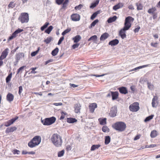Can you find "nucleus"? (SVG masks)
<instances>
[{"instance_id": "nucleus-1", "label": "nucleus", "mask_w": 160, "mask_h": 160, "mask_svg": "<svg viewBox=\"0 0 160 160\" xmlns=\"http://www.w3.org/2000/svg\"><path fill=\"white\" fill-rule=\"evenodd\" d=\"M51 140L56 147H60L62 144V141L61 137L58 134H54L51 137Z\"/></svg>"}, {"instance_id": "nucleus-2", "label": "nucleus", "mask_w": 160, "mask_h": 160, "mask_svg": "<svg viewBox=\"0 0 160 160\" xmlns=\"http://www.w3.org/2000/svg\"><path fill=\"white\" fill-rule=\"evenodd\" d=\"M112 127L119 132L124 131L126 128V124L122 122H117L113 124Z\"/></svg>"}, {"instance_id": "nucleus-3", "label": "nucleus", "mask_w": 160, "mask_h": 160, "mask_svg": "<svg viewBox=\"0 0 160 160\" xmlns=\"http://www.w3.org/2000/svg\"><path fill=\"white\" fill-rule=\"evenodd\" d=\"M56 118L54 117L46 118L42 120L41 119V122L44 125L49 126L53 124L56 121Z\"/></svg>"}, {"instance_id": "nucleus-4", "label": "nucleus", "mask_w": 160, "mask_h": 160, "mask_svg": "<svg viewBox=\"0 0 160 160\" xmlns=\"http://www.w3.org/2000/svg\"><path fill=\"white\" fill-rule=\"evenodd\" d=\"M134 20V18L131 16H128L126 18L125 20L124 26L122 29L125 31L128 30L131 26L130 22H133Z\"/></svg>"}, {"instance_id": "nucleus-5", "label": "nucleus", "mask_w": 160, "mask_h": 160, "mask_svg": "<svg viewBox=\"0 0 160 160\" xmlns=\"http://www.w3.org/2000/svg\"><path fill=\"white\" fill-rule=\"evenodd\" d=\"M18 19L22 23H27L29 20V15L26 12L22 13Z\"/></svg>"}, {"instance_id": "nucleus-6", "label": "nucleus", "mask_w": 160, "mask_h": 160, "mask_svg": "<svg viewBox=\"0 0 160 160\" xmlns=\"http://www.w3.org/2000/svg\"><path fill=\"white\" fill-rule=\"evenodd\" d=\"M129 109L132 112L137 111L139 109L138 103L137 102L133 103L129 106Z\"/></svg>"}, {"instance_id": "nucleus-7", "label": "nucleus", "mask_w": 160, "mask_h": 160, "mask_svg": "<svg viewBox=\"0 0 160 160\" xmlns=\"http://www.w3.org/2000/svg\"><path fill=\"white\" fill-rule=\"evenodd\" d=\"M24 54L23 52H18L16 54L15 56V59L16 60L14 65H16L19 62V61L22 58V57L24 58Z\"/></svg>"}, {"instance_id": "nucleus-8", "label": "nucleus", "mask_w": 160, "mask_h": 160, "mask_svg": "<svg viewBox=\"0 0 160 160\" xmlns=\"http://www.w3.org/2000/svg\"><path fill=\"white\" fill-rule=\"evenodd\" d=\"M18 118V116H16L14 118L4 123V125L6 127H8L13 124Z\"/></svg>"}, {"instance_id": "nucleus-9", "label": "nucleus", "mask_w": 160, "mask_h": 160, "mask_svg": "<svg viewBox=\"0 0 160 160\" xmlns=\"http://www.w3.org/2000/svg\"><path fill=\"white\" fill-rule=\"evenodd\" d=\"M117 112V106H115L112 108L110 112V115L112 117H115L116 116Z\"/></svg>"}, {"instance_id": "nucleus-10", "label": "nucleus", "mask_w": 160, "mask_h": 160, "mask_svg": "<svg viewBox=\"0 0 160 160\" xmlns=\"http://www.w3.org/2000/svg\"><path fill=\"white\" fill-rule=\"evenodd\" d=\"M32 140L35 144H37V146L40 143L41 141V138L38 136H36L34 137Z\"/></svg>"}, {"instance_id": "nucleus-11", "label": "nucleus", "mask_w": 160, "mask_h": 160, "mask_svg": "<svg viewBox=\"0 0 160 160\" xmlns=\"http://www.w3.org/2000/svg\"><path fill=\"white\" fill-rule=\"evenodd\" d=\"M9 49L8 48H6L2 52L1 55L0 57V60H2L3 59L6 58L8 54V51Z\"/></svg>"}, {"instance_id": "nucleus-12", "label": "nucleus", "mask_w": 160, "mask_h": 160, "mask_svg": "<svg viewBox=\"0 0 160 160\" xmlns=\"http://www.w3.org/2000/svg\"><path fill=\"white\" fill-rule=\"evenodd\" d=\"M71 18L73 21H77L80 20V16L78 14H73L71 16Z\"/></svg>"}, {"instance_id": "nucleus-13", "label": "nucleus", "mask_w": 160, "mask_h": 160, "mask_svg": "<svg viewBox=\"0 0 160 160\" xmlns=\"http://www.w3.org/2000/svg\"><path fill=\"white\" fill-rule=\"evenodd\" d=\"M97 107V105L96 103H93L90 104L89 107L90 112L93 113L94 112L95 109Z\"/></svg>"}, {"instance_id": "nucleus-14", "label": "nucleus", "mask_w": 160, "mask_h": 160, "mask_svg": "<svg viewBox=\"0 0 160 160\" xmlns=\"http://www.w3.org/2000/svg\"><path fill=\"white\" fill-rule=\"evenodd\" d=\"M118 90L122 94H125L128 92L127 88L125 87H120L119 88Z\"/></svg>"}, {"instance_id": "nucleus-15", "label": "nucleus", "mask_w": 160, "mask_h": 160, "mask_svg": "<svg viewBox=\"0 0 160 160\" xmlns=\"http://www.w3.org/2000/svg\"><path fill=\"white\" fill-rule=\"evenodd\" d=\"M124 5V3H119L118 4L114 5L113 7V9L114 10H116L118 9L122 8Z\"/></svg>"}, {"instance_id": "nucleus-16", "label": "nucleus", "mask_w": 160, "mask_h": 160, "mask_svg": "<svg viewBox=\"0 0 160 160\" xmlns=\"http://www.w3.org/2000/svg\"><path fill=\"white\" fill-rule=\"evenodd\" d=\"M119 42V40L117 39H115L110 41L108 44L111 46H114L117 45Z\"/></svg>"}, {"instance_id": "nucleus-17", "label": "nucleus", "mask_w": 160, "mask_h": 160, "mask_svg": "<svg viewBox=\"0 0 160 160\" xmlns=\"http://www.w3.org/2000/svg\"><path fill=\"white\" fill-rule=\"evenodd\" d=\"M17 129V128L15 127H11L10 128H7L5 131V132L7 133L14 132Z\"/></svg>"}, {"instance_id": "nucleus-18", "label": "nucleus", "mask_w": 160, "mask_h": 160, "mask_svg": "<svg viewBox=\"0 0 160 160\" xmlns=\"http://www.w3.org/2000/svg\"><path fill=\"white\" fill-rule=\"evenodd\" d=\"M125 32L126 31L122 29L119 31V35L123 39L126 38V35Z\"/></svg>"}, {"instance_id": "nucleus-19", "label": "nucleus", "mask_w": 160, "mask_h": 160, "mask_svg": "<svg viewBox=\"0 0 160 160\" xmlns=\"http://www.w3.org/2000/svg\"><path fill=\"white\" fill-rule=\"evenodd\" d=\"M81 105L79 103H77L74 106L75 112L76 113H78L80 112V111L81 109Z\"/></svg>"}, {"instance_id": "nucleus-20", "label": "nucleus", "mask_w": 160, "mask_h": 160, "mask_svg": "<svg viewBox=\"0 0 160 160\" xmlns=\"http://www.w3.org/2000/svg\"><path fill=\"white\" fill-rule=\"evenodd\" d=\"M14 98L13 95L10 93H9L7 96V99L8 101L11 102L12 101Z\"/></svg>"}, {"instance_id": "nucleus-21", "label": "nucleus", "mask_w": 160, "mask_h": 160, "mask_svg": "<svg viewBox=\"0 0 160 160\" xmlns=\"http://www.w3.org/2000/svg\"><path fill=\"white\" fill-rule=\"evenodd\" d=\"M109 36V34L108 33L105 32L101 35L100 38V40L101 41L104 40L107 38Z\"/></svg>"}, {"instance_id": "nucleus-22", "label": "nucleus", "mask_w": 160, "mask_h": 160, "mask_svg": "<svg viewBox=\"0 0 160 160\" xmlns=\"http://www.w3.org/2000/svg\"><path fill=\"white\" fill-rule=\"evenodd\" d=\"M111 96L112 100H114L117 98L118 96V93L117 92H111Z\"/></svg>"}, {"instance_id": "nucleus-23", "label": "nucleus", "mask_w": 160, "mask_h": 160, "mask_svg": "<svg viewBox=\"0 0 160 160\" xmlns=\"http://www.w3.org/2000/svg\"><path fill=\"white\" fill-rule=\"evenodd\" d=\"M77 121V120L75 118H67V122L70 123H72L74 122H76Z\"/></svg>"}, {"instance_id": "nucleus-24", "label": "nucleus", "mask_w": 160, "mask_h": 160, "mask_svg": "<svg viewBox=\"0 0 160 160\" xmlns=\"http://www.w3.org/2000/svg\"><path fill=\"white\" fill-rule=\"evenodd\" d=\"M101 12V11L100 10H98L94 12L92 15L90 17V19L92 20H93L97 16V15L98 14H100Z\"/></svg>"}, {"instance_id": "nucleus-25", "label": "nucleus", "mask_w": 160, "mask_h": 160, "mask_svg": "<svg viewBox=\"0 0 160 160\" xmlns=\"http://www.w3.org/2000/svg\"><path fill=\"white\" fill-rule=\"evenodd\" d=\"M117 18L116 16H114L112 17L109 18L107 20V22L108 23H111L115 21Z\"/></svg>"}, {"instance_id": "nucleus-26", "label": "nucleus", "mask_w": 160, "mask_h": 160, "mask_svg": "<svg viewBox=\"0 0 160 160\" xmlns=\"http://www.w3.org/2000/svg\"><path fill=\"white\" fill-rule=\"evenodd\" d=\"M23 31L22 29L18 28V29L15 30L12 34V35L15 38L17 36V35Z\"/></svg>"}, {"instance_id": "nucleus-27", "label": "nucleus", "mask_w": 160, "mask_h": 160, "mask_svg": "<svg viewBox=\"0 0 160 160\" xmlns=\"http://www.w3.org/2000/svg\"><path fill=\"white\" fill-rule=\"evenodd\" d=\"M99 1V0H96L95 2L92 3L90 8L92 9L94 8L98 4Z\"/></svg>"}, {"instance_id": "nucleus-28", "label": "nucleus", "mask_w": 160, "mask_h": 160, "mask_svg": "<svg viewBox=\"0 0 160 160\" xmlns=\"http://www.w3.org/2000/svg\"><path fill=\"white\" fill-rule=\"evenodd\" d=\"M97 39V36L96 35H94L91 36L88 39V41H92L95 42Z\"/></svg>"}, {"instance_id": "nucleus-29", "label": "nucleus", "mask_w": 160, "mask_h": 160, "mask_svg": "<svg viewBox=\"0 0 160 160\" xmlns=\"http://www.w3.org/2000/svg\"><path fill=\"white\" fill-rule=\"evenodd\" d=\"M81 37L79 35H77L73 38V39L74 42L77 43L81 39Z\"/></svg>"}, {"instance_id": "nucleus-30", "label": "nucleus", "mask_w": 160, "mask_h": 160, "mask_svg": "<svg viewBox=\"0 0 160 160\" xmlns=\"http://www.w3.org/2000/svg\"><path fill=\"white\" fill-rule=\"evenodd\" d=\"M158 135L156 130H153L151 132L150 136L152 138H154Z\"/></svg>"}, {"instance_id": "nucleus-31", "label": "nucleus", "mask_w": 160, "mask_h": 160, "mask_svg": "<svg viewBox=\"0 0 160 160\" xmlns=\"http://www.w3.org/2000/svg\"><path fill=\"white\" fill-rule=\"evenodd\" d=\"M53 28V27L52 26H50L48 27L45 31V32L48 33V34H49L52 31V29Z\"/></svg>"}, {"instance_id": "nucleus-32", "label": "nucleus", "mask_w": 160, "mask_h": 160, "mask_svg": "<svg viewBox=\"0 0 160 160\" xmlns=\"http://www.w3.org/2000/svg\"><path fill=\"white\" fill-rule=\"evenodd\" d=\"M111 138L109 136H107L105 138V144L106 145L108 144L110 142Z\"/></svg>"}, {"instance_id": "nucleus-33", "label": "nucleus", "mask_w": 160, "mask_h": 160, "mask_svg": "<svg viewBox=\"0 0 160 160\" xmlns=\"http://www.w3.org/2000/svg\"><path fill=\"white\" fill-rule=\"evenodd\" d=\"M101 145L99 144L93 145L91 147V150L92 151H94L95 149L98 148Z\"/></svg>"}, {"instance_id": "nucleus-34", "label": "nucleus", "mask_w": 160, "mask_h": 160, "mask_svg": "<svg viewBox=\"0 0 160 160\" xmlns=\"http://www.w3.org/2000/svg\"><path fill=\"white\" fill-rule=\"evenodd\" d=\"M136 5L137 7V9L138 10H141L143 9V6L142 4L139 2L136 3Z\"/></svg>"}, {"instance_id": "nucleus-35", "label": "nucleus", "mask_w": 160, "mask_h": 160, "mask_svg": "<svg viewBox=\"0 0 160 160\" xmlns=\"http://www.w3.org/2000/svg\"><path fill=\"white\" fill-rule=\"evenodd\" d=\"M58 48L56 47L55 49L52 51L51 54L53 56H55L57 55V53L58 52Z\"/></svg>"}, {"instance_id": "nucleus-36", "label": "nucleus", "mask_w": 160, "mask_h": 160, "mask_svg": "<svg viewBox=\"0 0 160 160\" xmlns=\"http://www.w3.org/2000/svg\"><path fill=\"white\" fill-rule=\"evenodd\" d=\"M33 141H32V139L28 143V145L30 148H32L37 146V144H35Z\"/></svg>"}, {"instance_id": "nucleus-37", "label": "nucleus", "mask_w": 160, "mask_h": 160, "mask_svg": "<svg viewBox=\"0 0 160 160\" xmlns=\"http://www.w3.org/2000/svg\"><path fill=\"white\" fill-rule=\"evenodd\" d=\"M98 22L99 20L98 19L95 20L91 23L90 26L89 27V28L90 29L91 28L93 27H94Z\"/></svg>"}, {"instance_id": "nucleus-38", "label": "nucleus", "mask_w": 160, "mask_h": 160, "mask_svg": "<svg viewBox=\"0 0 160 160\" xmlns=\"http://www.w3.org/2000/svg\"><path fill=\"white\" fill-rule=\"evenodd\" d=\"M12 73H11L9 74L7 77L6 78V81L7 83H8L11 80V78L12 77Z\"/></svg>"}, {"instance_id": "nucleus-39", "label": "nucleus", "mask_w": 160, "mask_h": 160, "mask_svg": "<svg viewBox=\"0 0 160 160\" xmlns=\"http://www.w3.org/2000/svg\"><path fill=\"white\" fill-rule=\"evenodd\" d=\"M49 23L47 22H46L42 27H41V30L42 31H43L46 29L49 25Z\"/></svg>"}, {"instance_id": "nucleus-40", "label": "nucleus", "mask_w": 160, "mask_h": 160, "mask_svg": "<svg viewBox=\"0 0 160 160\" xmlns=\"http://www.w3.org/2000/svg\"><path fill=\"white\" fill-rule=\"evenodd\" d=\"M154 117V115H150L147 117H146L145 119L144 120V121L145 122H147L151 120Z\"/></svg>"}, {"instance_id": "nucleus-41", "label": "nucleus", "mask_w": 160, "mask_h": 160, "mask_svg": "<svg viewBox=\"0 0 160 160\" xmlns=\"http://www.w3.org/2000/svg\"><path fill=\"white\" fill-rule=\"evenodd\" d=\"M100 122V123L101 125H104L106 123V118H105L102 119L100 120V119H99Z\"/></svg>"}, {"instance_id": "nucleus-42", "label": "nucleus", "mask_w": 160, "mask_h": 160, "mask_svg": "<svg viewBox=\"0 0 160 160\" xmlns=\"http://www.w3.org/2000/svg\"><path fill=\"white\" fill-rule=\"evenodd\" d=\"M53 38L52 37H48L46 39L44 40V42L47 44L49 43L52 40Z\"/></svg>"}, {"instance_id": "nucleus-43", "label": "nucleus", "mask_w": 160, "mask_h": 160, "mask_svg": "<svg viewBox=\"0 0 160 160\" xmlns=\"http://www.w3.org/2000/svg\"><path fill=\"white\" fill-rule=\"evenodd\" d=\"M148 66V65H143V66H139V67H136L132 70H131L130 71H135V70H138V69H141V68H145V67H147Z\"/></svg>"}, {"instance_id": "nucleus-44", "label": "nucleus", "mask_w": 160, "mask_h": 160, "mask_svg": "<svg viewBox=\"0 0 160 160\" xmlns=\"http://www.w3.org/2000/svg\"><path fill=\"white\" fill-rule=\"evenodd\" d=\"M156 10V8L155 7L152 8H150L148 10V12L150 14H153L154 12Z\"/></svg>"}, {"instance_id": "nucleus-45", "label": "nucleus", "mask_w": 160, "mask_h": 160, "mask_svg": "<svg viewBox=\"0 0 160 160\" xmlns=\"http://www.w3.org/2000/svg\"><path fill=\"white\" fill-rule=\"evenodd\" d=\"M15 5L16 4L15 3H14V2H11L8 4V8H12L15 7Z\"/></svg>"}, {"instance_id": "nucleus-46", "label": "nucleus", "mask_w": 160, "mask_h": 160, "mask_svg": "<svg viewBox=\"0 0 160 160\" xmlns=\"http://www.w3.org/2000/svg\"><path fill=\"white\" fill-rule=\"evenodd\" d=\"M102 130L104 132H108L109 131V129L106 126H103L102 128Z\"/></svg>"}, {"instance_id": "nucleus-47", "label": "nucleus", "mask_w": 160, "mask_h": 160, "mask_svg": "<svg viewBox=\"0 0 160 160\" xmlns=\"http://www.w3.org/2000/svg\"><path fill=\"white\" fill-rule=\"evenodd\" d=\"M156 98L154 97V98H152V106L153 107H155V101L157 99V97H156Z\"/></svg>"}, {"instance_id": "nucleus-48", "label": "nucleus", "mask_w": 160, "mask_h": 160, "mask_svg": "<svg viewBox=\"0 0 160 160\" xmlns=\"http://www.w3.org/2000/svg\"><path fill=\"white\" fill-rule=\"evenodd\" d=\"M71 30V29L70 28H68V29L65 30L62 33V35L64 36L66 34L70 32Z\"/></svg>"}, {"instance_id": "nucleus-49", "label": "nucleus", "mask_w": 160, "mask_h": 160, "mask_svg": "<svg viewBox=\"0 0 160 160\" xmlns=\"http://www.w3.org/2000/svg\"><path fill=\"white\" fill-rule=\"evenodd\" d=\"M39 50V48H38V49L36 51L32 52L31 54V55L32 57H33V56H35L38 53Z\"/></svg>"}, {"instance_id": "nucleus-50", "label": "nucleus", "mask_w": 160, "mask_h": 160, "mask_svg": "<svg viewBox=\"0 0 160 160\" xmlns=\"http://www.w3.org/2000/svg\"><path fill=\"white\" fill-rule=\"evenodd\" d=\"M64 153V150H62L58 152V157H61L63 155Z\"/></svg>"}, {"instance_id": "nucleus-51", "label": "nucleus", "mask_w": 160, "mask_h": 160, "mask_svg": "<svg viewBox=\"0 0 160 160\" xmlns=\"http://www.w3.org/2000/svg\"><path fill=\"white\" fill-rule=\"evenodd\" d=\"M147 84L148 88L151 90H152L153 88V86L151 83L149 82H148Z\"/></svg>"}, {"instance_id": "nucleus-52", "label": "nucleus", "mask_w": 160, "mask_h": 160, "mask_svg": "<svg viewBox=\"0 0 160 160\" xmlns=\"http://www.w3.org/2000/svg\"><path fill=\"white\" fill-rule=\"evenodd\" d=\"M64 1V0H56V2L57 4L60 5L63 3Z\"/></svg>"}, {"instance_id": "nucleus-53", "label": "nucleus", "mask_w": 160, "mask_h": 160, "mask_svg": "<svg viewBox=\"0 0 160 160\" xmlns=\"http://www.w3.org/2000/svg\"><path fill=\"white\" fill-rule=\"evenodd\" d=\"M64 39V37L63 36L61 37L59 39V41L58 43V45H60L62 41Z\"/></svg>"}, {"instance_id": "nucleus-54", "label": "nucleus", "mask_w": 160, "mask_h": 160, "mask_svg": "<svg viewBox=\"0 0 160 160\" xmlns=\"http://www.w3.org/2000/svg\"><path fill=\"white\" fill-rule=\"evenodd\" d=\"M82 7V4H80L78 6H76L75 7V10H79L80 9H81Z\"/></svg>"}, {"instance_id": "nucleus-55", "label": "nucleus", "mask_w": 160, "mask_h": 160, "mask_svg": "<svg viewBox=\"0 0 160 160\" xmlns=\"http://www.w3.org/2000/svg\"><path fill=\"white\" fill-rule=\"evenodd\" d=\"M37 69V68H31V70H32V71L31 72V73L35 74L37 72L35 71V70Z\"/></svg>"}, {"instance_id": "nucleus-56", "label": "nucleus", "mask_w": 160, "mask_h": 160, "mask_svg": "<svg viewBox=\"0 0 160 160\" xmlns=\"http://www.w3.org/2000/svg\"><path fill=\"white\" fill-rule=\"evenodd\" d=\"M140 26H138L137 28H135L134 30V32L135 33L138 32H139L140 29Z\"/></svg>"}, {"instance_id": "nucleus-57", "label": "nucleus", "mask_w": 160, "mask_h": 160, "mask_svg": "<svg viewBox=\"0 0 160 160\" xmlns=\"http://www.w3.org/2000/svg\"><path fill=\"white\" fill-rule=\"evenodd\" d=\"M20 152L19 150H17V149H15L13 150V153L15 154H19Z\"/></svg>"}, {"instance_id": "nucleus-58", "label": "nucleus", "mask_w": 160, "mask_h": 160, "mask_svg": "<svg viewBox=\"0 0 160 160\" xmlns=\"http://www.w3.org/2000/svg\"><path fill=\"white\" fill-rule=\"evenodd\" d=\"M22 86H20L19 87V91L18 93L19 94H20L22 92Z\"/></svg>"}, {"instance_id": "nucleus-59", "label": "nucleus", "mask_w": 160, "mask_h": 160, "mask_svg": "<svg viewBox=\"0 0 160 160\" xmlns=\"http://www.w3.org/2000/svg\"><path fill=\"white\" fill-rule=\"evenodd\" d=\"M79 45V44L78 43L75 44L72 46V48L73 49H75L76 48H77Z\"/></svg>"}, {"instance_id": "nucleus-60", "label": "nucleus", "mask_w": 160, "mask_h": 160, "mask_svg": "<svg viewBox=\"0 0 160 160\" xmlns=\"http://www.w3.org/2000/svg\"><path fill=\"white\" fill-rule=\"evenodd\" d=\"M148 146L147 147L148 148H153L157 146L156 144H151L150 145H148Z\"/></svg>"}, {"instance_id": "nucleus-61", "label": "nucleus", "mask_w": 160, "mask_h": 160, "mask_svg": "<svg viewBox=\"0 0 160 160\" xmlns=\"http://www.w3.org/2000/svg\"><path fill=\"white\" fill-rule=\"evenodd\" d=\"M105 75L104 74H102V75H95V74H92L91 75L92 76H95L97 77H102L104 76Z\"/></svg>"}, {"instance_id": "nucleus-62", "label": "nucleus", "mask_w": 160, "mask_h": 160, "mask_svg": "<svg viewBox=\"0 0 160 160\" xmlns=\"http://www.w3.org/2000/svg\"><path fill=\"white\" fill-rule=\"evenodd\" d=\"M53 104L56 106H61V105H62V103L61 102L54 103H53Z\"/></svg>"}, {"instance_id": "nucleus-63", "label": "nucleus", "mask_w": 160, "mask_h": 160, "mask_svg": "<svg viewBox=\"0 0 160 160\" xmlns=\"http://www.w3.org/2000/svg\"><path fill=\"white\" fill-rule=\"evenodd\" d=\"M130 89L131 90L134 92L135 91V87L134 86L132 85L131 86Z\"/></svg>"}, {"instance_id": "nucleus-64", "label": "nucleus", "mask_w": 160, "mask_h": 160, "mask_svg": "<svg viewBox=\"0 0 160 160\" xmlns=\"http://www.w3.org/2000/svg\"><path fill=\"white\" fill-rule=\"evenodd\" d=\"M71 146L70 145H68L67 146L66 148V149L67 151H69L71 150Z\"/></svg>"}]
</instances>
